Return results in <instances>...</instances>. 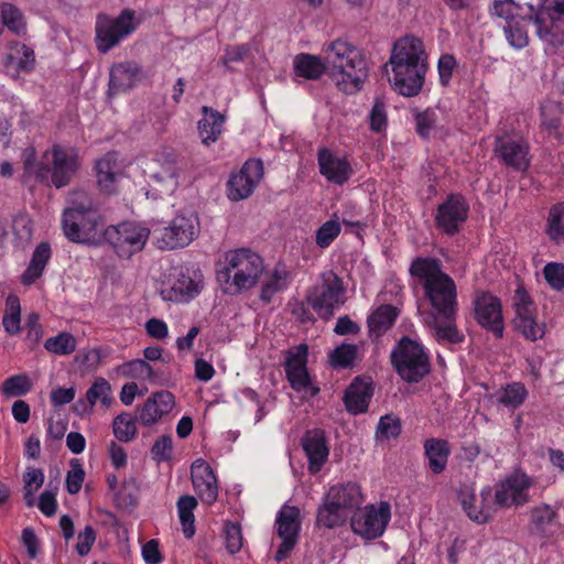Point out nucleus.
I'll return each instance as SVG.
<instances>
[{"label":"nucleus","instance_id":"obj_1","mask_svg":"<svg viewBox=\"0 0 564 564\" xmlns=\"http://www.w3.org/2000/svg\"><path fill=\"white\" fill-rule=\"evenodd\" d=\"M390 65L392 88L405 97L420 94L427 72V54L423 41L413 35L400 37L392 47Z\"/></svg>","mask_w":564,"mask_h":564},{"label":"nucleus","instance_id":"obj_2","mask_svg":"<svg viewBox=\"0 0 564 564\" xmlns=\"http://www.w3.org/2000/svg\"><path fill=\"white\" fill-rule=\"evenodd\" d=\"M409 271L422 284L424 294L438 317L457 315L456 283L442 270L438 259L417 257L412 261Z\"/></svg>","mask_w":564,"mask_h":564},{"label":"nucleus","instance_id":"obj_3","mask_svg":"<svg viewBox=\"0 0 564 564\" xmlns=\"http://www.w3.org/2000/svg\"><path fill=\"white\" fill-rule=\"evenodd\" d=\"M324 59L341 91L354 94L361 89L368 77V66L357 46L346 40L337 39L324 50Z\"/></svg>","mask_w":564,"mask_h":564},{"label":"nucleus","instance_id":"obj_4","mask_svg":"<svg viewBox=\"0 0 564 564\" xmlns=\"http://www.w3.org/2000/svg\"><path fill=\"white\" fill-rule=\"evenodd\" d=\"M264 270L262 258L250 249L229 250L219 260L217 281L227 294H238L253 288Z\"/></svg>","mask_w":564,"mask_h":564},{"label":"nucleus","instance_id":"obj_5","mask_svg":"<svg viewBox=\"0 0 564 564\" xmlns=\"http://www.w3.org/2000/svg\"><path fill=\"white\" fill-rule=\"evenodd\" d=\"M72 206L63 214V231L68 240L95 245L104 234V219L97 204L85 192L70 194Z\"/></svg>","mask_w":564,"mask_h":564},{"label":"nucleus","instance_id":"obj_6","mask_svg":"<svg viewBox=\"0 0 564 564\" xmlns=\"http://www.w3.org/2000/svg\"><path fill=\"white\" fill-rule=\"evenodd\" d=\"M391 364L406 382L416 383L431 371L430 357L421 343L403 336L391 352Z\"/></svg>","mask_w":564,"mask_h":564},{"label":"nucleus","instance_id":"obj_7","mask_svg":"<svg viewBox=\"0 0 564 564\" xmlns=\"http://www.w3.org/2000/svg\"><path fill=\"white\" fill-rule=\"evenodd\" d=\"M346 288L333 270L319 274L318 281L307 290L305 301L321 317L328 319L336 307L344 304Z\"/></svg>","mask_w":564,"mask_h":564},{"label":"nucleus","instance_id":"obj_8","mask_svg":"<svg viewBox=\"0 0 564 564\" xmlns=\"http://www.w3.org/2000/svg\"><path fill=\"white\" fill-rule=\"evenodd\" d=\"M52 167L32 163L31 158L25 159L24 165L29 173L35 174L41 182L47 178L48 172L52 173V184L56 188H62L69 184L72 177L78 169V154L74 148H65L61 144H54L51 149Z\"/></svg>","mask_w":564,"mask_h":564},{"label":"nucleus","instance_id":"obj_9","mask_svg":"<svg viewBox=\"0 0 564 564\" xmlns=\"http://www.w3.org/2000/svg\"><path fill=\"white\" fill-rule=\"evenodd\" d=\"M534 24L539 37L547 45H564V0H541Z\"/></svg>","mask_w":564,"mask_h":564},{"label":"nucleus","instance_id":"obj_10","mask_svg":"<svg viewBox=\"0 0 564 564\" xmlns=\"http://www.w3.org/2000/svg\"><path fill=\"white\" fill-rule=\"evenodd\" d=\"M148 228L134 223H121L105 229L104 237L121 259H130L140 252L149 238Z\"/></svg>","mask_w":564,"mask_h":564},{"label":"nucleus","instance_id":"obj_11","mask_svg":"<svg viewBox=\"0 0 564 564\" xmlns=\"http://www.w3.org/2000/svg\"><path fill=\"white\" fill-rule=\"evenodd\" d=\"M134 11L124 9L112 19L107 14H99L96 21V43L100 53H107L118 45L127 35L134 32Z\"/></svg>","mask_w":564,"mask_h":564},{"label":"nucleus","instance_id":"obj_12","mask_svg":"<svg viewBox=\"0 0 564 564\" xmlns=\"http://www.w3.org/2000/svg\"><path fill=\"white\" fill-rule=\"evenodd\" d=\"M512 306L516 312L514 329L528 340L542 339L546 333V325L536 321V306L522 284L514 291Z\"/></svg>","mask_w":564,"mask_h":564},{"label":"nucleus","instance_id":"obj_13","mask_svg":"<svg viewBox=\"0 0 564 564\" xmlns=\"http://www.w3.org/2000/svg\"><path fill=\"white\" fill-rule=\"evenodd\" d=\"M199 234V220L194 214L177 215L170 226L154 230L155 245L162 250L188 246Z\"/></svg>","mask_w":564,"mask_h":564},{"label":"nucleus","instance_id":"obj_14","mask_svg":"<svg viewBox=\"0 0 564 564\" xmlns=\"http://www.w3.org/2000/svg\"><path fill=\"white\" fill-rule=\"evenodd\" d=\"M390 517V505L382 501L378 507L370 505L357 511L351 518L350 525L355 533L367 539H376L384 532Z\"/></svg>","mask_w":564,"mask_h":564},{"label":"nucleus","instance_id":"obj_15","mask_svg":"<svg viewBox=\"0 0 564 564\" xmlns=\"http://www.w3.org/2000/svg\"><path fill=\"white\" fill-rule=\"evenodd\" d=\"M278 535L282 542L279 545L274 558L278 562L286 558L299 540L301 529V512L297 507L284 505L276 517Z\"/></svg>","mask_w":564,"mask_h":564},{"label":"nucleus","instance_id":"obj_16","mask_svg":"<svg viewBox=\"0 0 564 564\" xmlns=\"http://www.w3.org/2000/svg\"><path fill=\"white\" fill-rule=\"evenodd\" d=\"M529 143L518 134L497 135L495 140V154L507 166L517 171L529 167Z\"/></svg>","mask_w":564,"mask_h":564},{"label":"nucleus","instance_id":"obj_17","mask_svg":"<svg viewBox=\"0 0 564 564\" xmlns=\"http://www.w3.org/2000/svg\"><path fill=\"white\" fill-rule=\"evenodd\" d=\"M263 176V164L260 160H248L240 171L232 174L227 182V196L232 202L248 198Z\"/></svg>","mask_w":564,"mask_h":564},{"label":"nucleus","instance_id":"obj_18","mask_svg":"<svg viewBox=\"0 0 564 564\" xmlns=\"http://www.w3.org/2000/svg\"><path fill=\"white\" fill-rule=\"evenodd\" d=\"M474 306L478 324L490 330L496 338H501L505 326L500 299L488 292H477Z\"/></svg>","mask_w":564,"mask_h":564},{"label":"nucleus","instance_id":"obj_19","mask_svg":"<svg viewBox=\"0 0 564 564\" xmlns=\"http://www.w3.org/2000/svg\"><path fill=\"white\" fill-rule=\"evenodd\" d=\"M469 206L462 195L452 194L437 208L436 227L446 235H455L467 219Z\"/></svg>","mask_w":564,"mask_h":564},{"label":"nucleus","instance_id":"obj_20","mask_svg":"<svg viewBox=\"0 0 564 564\" xmlns=\"http://www.w3.org/2000/svg\"><path fill=\"white\" fill-rule=\"evenodd\" d=\"M308 347L301 344L294 350H289L284 362L288 381L293 390L297 392L305 391L311 386V378L307 372Z\"/></svg>","mask_w":564,"mask_h":564},{"label":"nucleus","instance_id":"obj_21","mask_svg":"<svg viewBox=\"0 0 564 564\" xmlns=\"http://www.w3.org/2000/svg\"><path fill=\"white\" fill-rule=\"evenodd\" d=\"M174 395L170 391L154 392L147 401L137 408V419L144 426L156 424L174 408Z\"/></svg>","mask_w":564,"mask_h":564},{"label":"nucleus","instance_id":"obj_22","mask_svg":"<svg viewBox=\"0 0 564 564\" xmlns=\"http://www.w3.org/2000/svg\"><path fill=\"white\" fill-rule=\"evenodd\" d=\"M192 484L202 502L213 505L218 498V486L212 467L202 458L191 467Z\"/></svg>","mask_w":564,"mask_h":564},{"label":"nucleus","instance_id":"obj_23","mask_svg":"<svg viewBox=\"0 0 564 564\" xmlns=\"http://www.w3.org/2000/svg\"><path fill=\"white\" fill-rule=\"evenodd\" d=\"M319 173L330 183L345 184L352 175V169L346 158L335 155L329 149L321 148L317 152Z\"/></svg>","mask_w":564,"mask_h":564},{"label":"nucleus","instance_id":"obj_24","mask_svg":"<svg viewBox=\"0 0 564 564\" xmlns=\"http://www.w3.org/2000/svg\"><path fill=\"white\" fill-rule=\"evenodd\" d=\"M97 184L100 191L107 195L115 194L118 189L117 183L122 175V166L117 152H108L96 162Z\"/></svg>","mask_w":564,"mask_h":564},{"label":"nucleus","instance_id":"obj_25","mask_svg":"<svg viewBox=\"0 0 564 564\" xmlns=\"http://www.w3.org/2000/svg\"><path fill=\"white\" fill-rule=\"evenodd\" d=\"M302 446L308 458L310 473H318L329 454L324 431L319 429L307 431L302 438Z\"/></svg>","mask_w":564,"mask_h":564},{"label":"nucleus","instance_id":"obj_26","mask_svg":"<svg viewBox=\"0 0 564 564\" xmlns=\"http://www.w3.org/2000/svg\"><path fill=\"white\" fill-rule=\"evenodd\" d=\"M112 389L110 383L102 377L95 379L90 388L86 391L85 399H79L74 404V411L80 415H88L93 412L97 401L108 408L112 402Z\"/></svg>","mask_w":564,"mask_h":564},{"label":"nucleus","instance_id":"obj_27","mask_svg":"<svg viewBox=\"0 0 564 564\" xmlns=\"http://www.w3.org/2000/svg\"><path fill=\"white\" fill-rule=\"evenodd\" d=\"M143 78L142 67L133 61L120 62L110 69V89L126 91Z\"/></svg>","mask_w":564,"mask_h":564},{"label":"nucleus","instance_id":"obj_28","mask_svg":"<svg viewBox=\"0 0 564 564\" xmlns=\"http://www.w3.org/2000/svg\"><path fill=\"white\" fill-rule=\"evenodd\" d=\"M371 397V383L357 378L345 393V405L350 413H364L369 406Z\"/></svg>","mask_w":564,"mask_h":564},{"label":"nucleus","instance_id":"obj_29","mask_svg":"<svg viewBox=\"0 0 564 564\" xmlns=\"http://www.w3.org/2000/svg\"><path fill=\"white\" fill-rule=\"evenodd\" d=\"M181 171L180 161L175 158L163 156L155 161L152 178L162 184L165 191L173 192L178 185Z\"/></svg>","mask_w":564,"mask_h":564},{"label":"nucleus","instance_id":"obj_30","mask_svg":"<svg viewBox=\"0 0 564 564\" xmlns=\"http://www.w3.org/2000/svg\"><path fill=\"white\" fill-rule=\"evenodd\" d=\"M326 496L333 503H336L348 513L352 509L358 508L364 500L361 488L356 482L333 486L329 488Z\"/></svg>","mask_w":564,"mask_h":564},{"label":"nucleus","instance_id":"obj_31","mask_svg":"<svg viewBox=\"0 0 564 564\" xmlns=\"http://www.w3.org/2000/svg\"><path fill=\"white\" fill-rule=\"evenodd\" d=\"M202 112L204 117L198 121V133L202 142L209 145L221 134L225 116L207 106L202 108Z\"/></svg>","mask_w":564,"mask_h":564},{"label":"nucleus","instance_id":"obj_32","mask_svg":"<svg viewBox=\"0 0 564 564\" xmlns=\"http://www.w3.org/2000/svg\"><path fill=\"white\" fill-rule=\"evenodd\" d=\"M398 315L397 307L390 304L380 305L367 318L369 336L376 338L382 336L393 326Z\"/></svg>","mask_w":564,"mask_h":564},{"label":"nucleus","instance_id":"obj_33","mask_svg":"<svg viewBox=\"0 0 564 564\" xmlns=\"http://www.w3.org/2000/svg\"><path fill=\"white\" fill-rule=\"evenodd\" d=\"M424 454L429 459V467L434 474L445 470L451 454L449 444L442 438H427L424 443Z\"/></svg>","mask_w":564,"mask_h":564},{"label":"nucleus","instance_id":"obj_34","mask_svg":"<svg viewBox=\"0 0 564 564\" xmlns=\"http://www.w3.org/2000/svg\"><path fill=\"white\" fill-rule=\"evenodd\" d=\"M542 124L550 135L564 143V109L550 101L542 107Z\"/></svg>","mask_w":564,"mask_h":564},{"label":"nucleus","instance_id":"obj_35","mask_svg":"<svg viewBox=\"0 0 564 564\" xmlns=\"http://www.w3.org/2000/svg\"><path fill=\"white\" fill-rule=\"evenodd\" d=\"M51 258V247L47 242H41L33 251L26 270L21 275V283L33 284L42 274Z\"/></svg>","mask_w":564,"mask_h":564},{"label":"nucleus","instance_id":"obj_36","mask_svg":"<svg viewBox=\"0 0 564 564\" xmlns=\"http://www.w3.org/2000/svg\"><path fill=\"white\" fill-rule=\"evenodd\" d=\"M327 68L326 62L316 55L302 53L294 59L295 74L310 80L318 79Z\"/></svg>","mask_w":564,"mask_h":564},{"label":"nucleus","instance_id":"obj_37","mask_svg":"<svg viewBox=\"0 0 564 564\" xmlns=\"http://www.w3.org/2000/svg\"><path fill=\"white\" fill-rule=\"evenodd\" d=\"M348 514V512L336 503H333V501L325 496L324 503L317 510L316 524L327 529L340 527L347 521Z\"/></svg>","mask_w":564,"mask_h":564},{"label":"nucleus","instance_id":"obj_38","mask_svg":"<svg viewBox=\"0 0 564 564\" xmlns=\"http://www.w3.org/2000/svg\"><path fill=\"white\" fill-rule=\"evenodd\" d=\"M456 316L453 317H434L432 325L433 336L440 344H458L464 340V336L459 333L456 325Z\"/></svg>","mask_w":564,"mask_h":564},{"label":"nucleus","instance_id":"obj_39","mask_svg":"<svg viewBox=\"0 0 564 564\" xmlns=\"http://www.w3.org/2000/svg\"><path fill=\"white\" fill-rule=\"evenodd\" d=\"M34 64V52L25 44L11 42L4 58L6 67L14 66L18 70H30Z\"/></svg>","mask_w":564,"mask_h":564},{"label":"nucleus","instance_id":"obj_40","mask_svg":"<svg viewBox=\"0 0 564 564\" xmlns=\"http://www.w3.org/2000/svg\"><path fill=\"white\" fill-rule=\"evenodd\" d=\"M545 232L553 242H564V202L551 206L546 218Z\"/></svg>","mask_w":564,"mask_h":564},{"label":"nucleus","instance_id":"obj_41","mask_svg":"<svg viewBox=\"0 0 564 564\" xmlns=\"http://www.w3.org/2000/svg\"><path fill=\"white\" fill-rule=\"evenodd\" d=\"M197 507V500L193 496H182L177 501V511L186 539H191L195 534L194 510Z\"/></svg>","mask_w":564,"mask_h":564},{"label":"nucleus","instance_id":"obj_42","mask_svg":"<svg viewBox=\"0 0 564 564\" xmlns=\"http://www.w3.org/2000/svg\"><path fill=\"white\" fill-rule=\"evenodd\" d=\"M507 490L513 495L516 506L523 505L528 501V489L532 485V480L523 473H514L506 480L501 481Z\"/></svg>","mask_w":564,"mask_h":564},{"label":"nucleus","instance_id":"obj_43","mask_svg":"<svg viewBox=\"0 0 564 564\" xmlns=\"http://www.w3.org/2000/svg\"><path fill=\"white\" fill-rule=\"evenodd\" d=\"M137 421L128 412H122L112 421V432L119 442L129 443L137 436Z\"/></svg>","mask_w":564,"mask_h":564},{"label":"nucleus","instance_id":"obj_44","mask_svg":"<svg viewBox=\"0 0 564 564\" xmlns=\"http://www.w3.org/2000/svg\"><path fill=\"white\" fill-rule=\"evenodd\" d=\"M528 390L521 382L507 384L497 395L498 403L509 409H517L523 404Z\"/></svg>","mask_w":564,"mask_h":564},{"label":"nucleus","instance_id":"obj_45","mask_svg":"<svg viewBox=\"0 0 564 564\" xmlns=\"http://www.w3.org/2000/svg\"><path fill=\"white\" fill-rule=\"evenodd\" d=\"M0 21L11 32L20 35L25 32V20L19 8L12 3L3 2L0 4Z\"/></svg>","mask_w":564,"mask_h":564},{"label":"nucleus","instance_id":"obj_46","mask_svg":"<svg viewBox=\"0 0 564 564\" xmlns=\"http://www.w3.org/2000/svg\"><path fill=\"white\" fill-rule=\"evenodd\" d=\"M289 274L285 270L275 269L272 274L263 282L260 299L264 303H270L274 294L281 292L288 286Z\"/></svg>","mask_w":564,"mask_h":564},{"label":"nucleus","instance_id":"obj_47","mask_svg":"<svg viewBox=\"0 0 564 564\" xmlns=\"http://www.w3.org/2000/svg\"><path fill=\"white\" fill-rule=\"evenodd\" d=\"M45 349L54 355L66 356L77 348V340L70 333H61L50 337L44 343Z\"/></svg>","mask_w":564,"mask_h":564},{"label":"nucleus","instance_id":"obj_48","mask_svg":"<svg viewBox=\"0 0 564 564\" xmlns=\"http://www.w3.org/2000/svg\"><path fill=\"white\" fill-rule=\"evenodd\" d=\"M32 389V382L28 375H15L6 379L1 386L2 394L7 397H21Z\"/></svg>","mask_w":564,"mask_h":564},{"label":"nucleus","instance_id":"obj_49","mask_svg":"<svg viewBox=\"0 0 564 564\" xmlns=\"http://www.w3.org/2000/svg\"><path fill=\"white\" fill-rule=\"evenodd\" d=\"M358 346L354 344H343L337 347L330 354V364L334 367L348 368L354 365L355 359L357 358Z\"/></svg>","mask_w":564,"mask_h":564},{"label":"nucleus","instance_id":"obj_50","mask_svg":"<svg viewBox=\"0 0 564 564\" xmlns=\"http://www.w3.org/2000/svg\"><path fill=\"white\" fill-rule=\"evenodd\" d=\"M523 24L524 19L519 18L514 22H508V25L503 26L507 39L510 45H512L513 47L522 48L529 42V37Z\"/></svg>","mask_w":564,"mask_h":564},{"label":"nucleus","instance_id":"obj_51","mask_svg":"<svg viewBox=\"0 0 564 564\" xmlns=\"http://www.w3.org/2000/svg\"><path fill=\"white\" fill-rule=\"evenodd\" d=\"M122 373L126 377L140 380H152L154 378L153 368L142 359H135L122 365Z\"/></svg>","mask_w":564,"mask_h":564},{"label":"nucleus","instance_id":"obj_52","mask_svg":"<svg viewBox=\"0 0 564 564\" xmlns=\"http://www.w3.org/2000/svg\"><path fill=\"white\" fill-rule=\"evenodd\" d=\"M199 282L185 274H181L172 284L175 296L181 299H192L199 293Z\"/></svg>","mask_w":564,"mask_h":564},{"label":"nucleus","instance_id":"obj_53","mask_svg":"<svg viewBox=\"0 0 564 564\" xmlns=\"http://www.w3.org/2000/svg\"><path fill=\"white\" fill-rule=\"evenodd\" d=\"M85 479V470L78 459L70 460V469L66 475V489L70 495L79 492Z\"/></svg>","mask_w":564,"mask_h":564},{"label":"nucleus","instance_id":"obj_54","mask_svg":"<svg viewBox=\"0 0 564 564\" xmlns=\"http://www.w3.org/2000/svg\"><path fill=\"white\" fill-rule=\"evenodd\" d=\"M226 549L230 554H236L242 547V532L238 523L226 522L224 525Z\"/></svg>","mask_w":564,"mask_h":564},{"label":"nucleus","instance_id":"obj_55","mask_svg":"<svg viewBox=\"0 0 564 564\" xmlns=\"http://www.w3.org/2000/svg\"><path fill=\"white\" fill-rule=\"evenodd\" d=\"M340 234V225L336 220H327L316 231V245L327 248Z\"/></svg>","mask_w":564,"mask_h":564},{"label":"nucleus","instance_id":"obj_56","mask_svg":"<svg viewBox=\"0 0 564 564\" xmlns=\"http://www.w3.org/2000/svg\"><path fill=\"white\" fill-rule=\"evenodd\" d=\"M543 274L552 289L557 291L564 289V264L550 262L544 267Z\"/></svg>","mask_w":564,"mask_h":564},{"label":"nucleus","instance_id":"obj_57","mask_svg":"<svg viewBox=\"0 0 564 564\" xmlns=\"http://www.w3.org/2000/svg\"><path fill=\"white\" fill-rule=\"evenodd\" d=\"M556 518V511L550 506L543 505L536 507L531 512V520L539 531L544 532L546 527L553 523Z\"/></svg>","mask_w":564,"mask_h":564},{"label":"nucleus","instance_id":"obj_58","mask_svg":"<svg viewBox=\"0 0 564 564\" xmlns=\"http://www.w3.org/2000/svg\"><path fill=\"white\" fill-rule=\"evenodd\" d=\"M492 14L506 20V25H508V22L518 20L519 7L512 0H496Z\"/></svg>","mask_w":564,"mask_h":564},{"label":"nucleus","instance_id":"obj_59","mask_svg":"<svg viewBox=\"0 0 564 564\" xmlns=\"http://www.w3.org/2000/svg\"><path fill=\"white\" fill-rule=\"evenodd\" d=\"M481 505L473 506L470 509L466 511L468 518L477 523H486L491 517V507L485 505V500H487L491 496V490L488 488L481 491Z\"/></svg>","mask_w":564,"mask_h":564},{"label":"nucleus","instance_id":"obj_60","mask_svg":"<svg viewBox=\"0 0 564 564\" xmlns=\"http://www.w3.org/2000/svg\"><path fill=\"white\" fill-rule=\"evenodd\" d=\"M416 132L424 139L429 138L436 124V113L431 109L415 115Z\"/></svg>","mask_w":564,"mask_h":564},{"label":"nucleus","instance_id":"obj_61","mask_svg":"<svg viewBox=\"0 0 564 564\" xmlns=\"http://www.w3.org/2000/svg\"><path fill=\"white\" fill-rule=\"evenodd\" d=\"M172 451H173V442L172 437L169 435H163L159 437L155 443L153 444L151 448V454L153 458L161 463V462H167L172 457Z\"/></svg>","mask_w":564,"mask_h":564},{"label":"nucleus","instance_id":"obj_62","mask_svg":"<svg viewBox=\"0 0 564 564\" xmlns=\"http://www.w3.org/2000/svg\"><path fill=\"white\" fill-rule=\"evenodd\" d=\"M377 432L386 437H397L401 432V422L394 415H384L380 419Z\"/></svg>","mask_w":564,"mask_h":564},{"label":"nucleus","instance_id":"obj_63","mask_svg":"<svg viewBox=\"0 0 564 564\" xmlns=\"http://www.w3.org/2000/svg\"><path fill=\"white\" fill-rule=\"evenodd\" d=\"M96 541V532L91 525H86L77 535L76 551L78 555H87Z\"/></svg>","mask_w":564,"mask_h":564},{"label":"nucleus","instance_id":"obj_64","mask_svg":"<svg viewBox=\"0 0 564 564\" xmlns=\"http://www.w3.org/2000/svg\"><path fill=\"white\" fill-rule=\"evenodd\" d=\"M13 232L21 240H30L33 234L31 218L25 214H20L13 219Z\"/></svg>","mask_w":564,"mask_h":564}]
</instances>
